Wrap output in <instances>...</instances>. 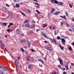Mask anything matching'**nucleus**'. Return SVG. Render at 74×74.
<instances>
[{"mask_svg": "<svg viewBox=\"0 0 74 74\" xmlns=\"http://www.w3.org/2000/svg\"><path fill=\"white\" fill-rule=\"evenodd\" d=\"M27 43L29 47H30V42L27 41Z\"/></svg>", "mask_w": 74, "mask_h": 74, "instance_id": "aec40b11", "label": "nucleus"}, {"mask_svg": "<svg viewBox=\"0 0 74 74\" xmlns=\"http://www.w3.org/2000/svg\"><path fill=\"white\" fill-rule=\"evenodd\" d=\"M28 22H29V21L28 20H25L24 22V23H28Z\"/></svg>", "mask_w": 74, "mask_h": 74, "instance_id": "5701e85b", "label": "nucleus"}, {"mask_svg": "<svg viewBox=\"0 0 74 74\" xmlns=\"http://www.w3.org/2000/svg\"><path fill=\"white\" fill-rule=\"evenodd\" d=\"M60 38H61L59 36H57V39H58V40H60Z\"/></svg>", "mask_w": 74, "mask_h": 74, "instance_id": "72a5a7b5", "label": "nucleus"}, {"mask_svg": "<svg viewBox=\"0 0 74 74\" xmlns=\"http://www.w3.org/2000/svg\"><path fill=\"white\" fill-rule=\"evenodd\" d=\"M69 50H70L71 51V50H72V48L71 47H69Z\"/></svg>", "mask_w": 74, "mask_h": 74, "instance_id": "c03bdc74", "label": "nucleus"}, {"mask_svg": "<svg viewBox=\"0 0 74 74\" xmlns=\"http://www.w3.org/2000/svg\"><path fill=\"white\" fill-rule=\"evenodd\" d=\"M26 41L25 40V42H24L23 45H25H25L26 44Z\"/></svg>", "mask_w": 74, "mask_h": 74, "instance_id": "37998d69", "label": "nucleus"}, {"mask_svg": "<svg viewBox=\"0 0 74 74\" xmlns=\"http://www.w3.org/2000/svg\"><path fill=\"white\" fill-rule=\"evenodd\" d=\"M60 16L61 18H63V19H64L67 20V18H66V16H65V15H64V16Z\"/></svg>", "mask_w": 74, "mask_h": 74, "instance_id": "6e6552de", "label": "nucleus"}, {"mask_svg": "<svg viewBox=\"0 0 74 74\" xmlns=\"http://www.w3.org/2000/svg\"><path fill=\"white\" fill-rule=\"evenodd\" d=\"M61 37H63V38H67V37L65 36L64 35L62 36H61Z\"/></svg>", "mask_w": 74, "mask_h": 74, "instance_id": "473e14b6", "label": "nucleus"}, {"mask_svg": "<svg viewBox=\"0 0 74 74\" xmlns=\"http://www.w3.org/2000/svg\"><path fill=\"white\" fill-rule=\"evenodd\" d=\"M47 55H46L45 58H44V59H45V60H46L47 59Z\"/></svg>", "mask_w": 74, "mask_h": 74, "instance_id": "49530a36", "label": "nucleus"}, {"mask_svg": "<svg viewBox=\"0 0 74 74\" xmlns=\"http://www.w3.org/2000/svg\"><path fill=\"white\" fill-rule=\"evenodd\" d=\"M40 62H41V63H42V64H44V62L43 60H41V61Z\"/></svg>", "mask_w": 74, "mask_h": 74, "instance_id": "a18cd8bd", "label": "nucleus"}, {"mask_svg": "<svg viewBox=\"0 0 74 74\" xmlns=\"http://www.w3.org/2000/svg\"><path fill=\"white\" fill-rule=\"evenodd\" d=\"M33 31L32 30H30L28 32V34H29V35H31V34H33Z\"/></svg>", "mask_w": 74, "mask_h": 74, "instance_id": "1a4fd4ad", "label": "nucleus"}, {"mask_svg": "<svg viewBox=\"0 0 74 74\" xmlns=\"http://www.w3.org/2000/svg\"><path fill=\"white\" fill-rule=\"evenodd\" d=\"M49 44L47 45H48V46H50V47H51V46H52V45H50V44H49Z\"/></svg>", "mask_w": 74, "mask_h": 74, "instance_id": "13d9d810", "label": "nucleus"}, {"mask_svg": "<svg viewBox=\"0 0 74 74\" xmlns=\"http://www.w3.org/2000/svg\"><path fill=\"white\" fill-rule=\"evenodd\" d=\"M68 66H69V65H68V64L66 65L65 66V67H66L67 70H69V69Z\"/></svg>", "mask_w": 74, "mask_h": 74, "instance_id": "9b49d317", "label": "nucleus"}, {"mask_svg": "<svg viewBox=\"0 0 74 74\" xmlns=\"http://www.w3.org/2000/svg\"><path fill=\"white\" fill-rule=\"evenodd\" d=\"M16 7L19 8V7H20V5H19V4H16Z\"/></svg>", "mask_w": 74, "mask_h": 74, "instance_id": "412c9836", "label": "nucleus"}, {"mask_svg": "<svg viewBox=\"0 0 74 74\" xmlns=\"http://www.w3.org/2000/svg\"><path fill=\"white\" fill-rule=\"evenodd\" d=\"M43 34L44 35V36H45V38H48V37H47V35H46L44 33H43Z\"/></svg>", "mask_w": 74, "mask_h": 74, "instance_id": "dca6fc26", "label": "nucleus"}, {"mask_svg": "<svg viewBox=\"0 0 74 74\" xmlns=\"http://www.w3.org/2000/svg\"><path fill=\"white\" fill-rule=\"evenodd\" d=\"M49 39L50 40H51L52 41V42H53V43H55V44H56V45H58V43H56L57 42H56V39H52L51 38H49Z\"/></svg>", "mask_w": 74, "mask_h": 74, "instance_id": "f03ea898", "label": "nucleus"}, {"mask_svg": "<svg viewBox=\"0 0 74 74\" xmlns=\"http://www.w3.org/2000/svg\"><path fill=\"white\" fill-rule=\"evenodd\" d=\"M55 0H51V2L52 4H53L55 3Z\"/></svg>", "mask_w": 74, "mask_h": 74, "instance_id": "4be33fe9", "label": "nucleus"}, {"mask_svg": "<svg viewBox=\"0 0 74 74\" xmlns=\"http://www.w3.org/2000/svg\"><path fill=\"white\" fill-rule=\"evenodd\" d=\"M51 10H52V11H51V13L53 14H54L55 15H58L60 14V12L59 11H56L55 13H53V12L55 11V10L53 8L52 9H51Z\"/></svg>", "mask_w": 74, "mask_h": 74, "instance_id": "f257e3e1", "label": "nucleus"}, {"mask_svg": "<svg viewBox=\"0 0 74 74\" xmlns=\"http://www.w3.org/2000/svg\"><path fill=\"white\" fill-rule=\"evenodd\" d=\"M72 45L73 46H74V42L72 43Z\"/></svg>", "mask_w": 74, "mask_h": 74, "instance_id": "338daca9", "label": "nucleus"}, {"mask_svg": "<svg viewBox=\"0 0 74 74\" xmlns=\"http://www.w3.org/2000/svg\"><path fill=\"white\" fill-rule=\"evenodd\" d=\"M25 42V40H22L21 41H20V43H22V44H23V43Z\"/></svg>", "mask_w": 74, "mask_h": 74, "instance_id": "4468645a", "label": "nucleus"}, {"mask_svg": "<svg viewBox=\"0 0 74 74\" xmlns=\"http://www.w3.org/2000/svg\"><path fill=\"white\" fill-rule=\"evenodd\" d=\"M28 11H29V12H30V13H31V12H31V11L30 10H28Z\"/></svg>", "mask_w": 74, "mask_h": 74, "instance_id": "0e129e2a", "label": "nucleus"}, {"mask_svg": "<svg viewBox=\"0 0 74 74\" xmlns=\"http://www.w3.org/2000/svg\"><path fill=\"white\" fill-rule=\"evenodd\" d=\"M66 25L67 26V27H69V25L67 24H66Z\"/></svg>", "mask_w": 74, "mask_h": 74, "instance_id": "052dcab7", "label": "nucleus"}, {"mask_svg": "<svg viewBox=\"0 0 74 74\" xmlns=\"http://www.w3.org/2000/svg\"><path fill=\"white\" fill-rule=\"evenodd\" d=\"M2 24L3 25H5V26H7V23H3Z\"/></svg>", "mask_w": 74, "mask_h": 74, "instance_id": "f704fd0d", "label": "nucleus"}, {"mask_svg": "<svg viewBox=\"0 0 74 74\" xmlns=\"http://www.w3.org/2000/svg\"><path fill=\"white\" fill-rule=\"evenodd\" d=\"M58 67L59 68V69H62V67H61V65H59L58 66Z\"/></svg>", "mask_w": 74, "mask_h": 74, "instance_id": "7c9ffc66", "label": "nucleus"}, {"mask_svg": "<svg viewBox=\"0 0 74 74\" xmlns=\"http://www.w3.org/2000/svg\"><path fill=\"white\" fill-rule=\"evenodd\" d=\"M37 18L38 20H40V19H41V18L38 16H37Z\"/></svg>", "mask_w": 74, "mask_h": 74, "instance_id": "58836bf2", "label": "nucleus"}, {"mask_svg": "<svg viewBox=\"0 0 74 74\" xmlns=\"http://www.w3.org/2000/svg\"><path fill=\"white\" fill-rule=\"evenodd\" d=\"M69 31H70V32H73V31H72V29H69Z\"/></svg>", "mask_w": 74, "mask_h": 74, "instance_id": "6e6d98bb", "label": "nucleus"}, {"mask_svg": "<svg viewBox=\"0 0 74 74\" xmlns=\"http://www.w3.org/2000/svg\"><path fill=\"white\" fill-rule=\"evenodd\" d=\"M44 43H47V44H49V42H48V41H44Z\"/></svg>", "mask_w": 74, "mask_h": 74, "instance_id": "4c0bfd02", "label": "nucleus"}, {"mask_svg": "<svg viewBox=\"0 0 74 74\" xmlns=\"http://www.w3.org/2000/svg\"><path fill=\"white\" fill-rule=\"evenodd\" d=\"M14 63L15 65H16V68H17V67H18V64H19V63L18 62H17V60H16L14 61Z\"/></svg>", "mask_w": 74, "mask_h": 74, "instance_id": "423d86ee", "label": "nucleus"}, {"mask_svg": "<svg viewBox=\"0 0 74 74\" xmlns=\"http://www.w3.org/2000/svg\"><path fill=\"white\" fill-rule=\"evenodd\" d=\"M31 51H32V52H34V50L33 49H32L31 50Z\"/></svg>", "mask_w": 74, "mask_h": 74, "instance_id": "69168bd1", "label": "nucleus"}, {"mask_svg": "<svg viewBox=\"0 0 74 74\" xmlns=\"http://www.w3.org/2000/svg\"><path fill=\"white\" fill-rule=\"evenodd\" d=\"M63 24H64V23H63V22H61V26H62V25H63Z\"/></svg>", "mask_w": 74, "mask_h": 74, "instance_id": "79ce46f5", "label": "nucleus"}, {"mask_svg": "<svg viewBox=\"0 0 74 74\" xmlns=\"http://www.w3.org/2000/svg\"><path fill=\"white\" fill-rule=\"evenodd\" d=\"M59 47H60V48H61L62 50H64V47H63L61 46L60 45H59Z\"/></svg>", "mask_w": 74, "mask_h": 74, "instance_id": "ddd939ff", "label": "nucleus"}, {"mask_svg": "<svg viewBox=\"0 0 74 74\" xmlns=\"http://www.w3.org/2000/svg\"><path fill=\"white\" fill-rule=\"evenodd\" d=\"M8 32H11V29H7Z\"/></svg>", "mask_w": 74, "mask_h": 74, "instance_id": "a19ab883", "label": "nucleus"}, {"mask_svg": "<svg viewBox=\"0 0 74 74\" xmlns=\"http://www.w3.org/2000/svg\"><path fill=\"white\" fill-rule=\"evenodd\" d=\"M0 43L1 46H2V47H5V45H4V44L3 43V42H2V41H1V40H0Z\"/></svg>", "mask_w": 74, "mask_h": 74, "instance_id": "0eeeda50", "label": "nucleus"}, {"mask_svg": "<svg viewBox=\"0 0 74 74\" xmlns=\"http://www.w3.org/2000/svg\"><path fill=\"white\" fill-rule=\"evenodd\" d=\"M40 31V29H37L36 30V32H38Z\"/></svg>", "mask_w": 74, "mask_h": 74, "instance_id": "3c124183", "label": "nucleus"}, {"mask_svg": "<svg viewBox=\"0 0 74 74\" xmlns=\"http://www.w3.org/2000/svg\"><path fill=\"white\" fill-rule=\"evenodd\" d=\"M2 69L4 70H7V68H6V67H4V66H3Z\"/></svg>", "mask_w": 74, "mask_h": 74, "instance_id": "2f4dec72", "label": "nucleus"}, {"mask_svg": "<svg viewBox=\"0 0 74 74\" xmlns=\"http://www.w3.org/2000/svg\"><path fill=\"white\" fill-rule=\"evenodd\" d=\"M63 74H67V73L66 72H64L63 73Z\"/></svg>", "mask_w": 74, "mask_h": 74, "instance_id": "bf43d9fd", "label": "nucleus"}, {"mask_svg": "<svg viewBox=\"0 0 74 74\" xmlns=\"http://www.w3.org/2000/svg\"><path fill=\"white\" fill-rule=\"evenodd\" d=\"M8 14L10 16H12V13L10 11L8 12Z\"/></svg>", "mask_w": 74, "mask_h": 74, "instance_id": "9d476101", "label": "nucleus"}, {"mask_svg": "<svg viewBox=\"0 0 74 74\" xmlns=\"http://www.w3.org/2000/svg\"><path fill=\"white\" fill-rule=\"evenodd\" d=\"M3 66H0V69H3Z\"/></svg>", "mask_w": 74, "mask_h": 74, "instance_id": "de8ad7c7", "label": "nucleus"}, {"mask_svg": "<svg viewBox=\"0 0 74 74\" xmlns=\"http://www.w3.org/2000/svg\"><path fill=\"white\" fill-rule=\"evenodd\" d=\"M47 24H45L44 25H43V27H46V26H47Z\"/></svg>", "mask_w": 74, "mask_h": 74, "instance_id": "8fccbe9b", "label": "nucleus"}, {"mask_svg": "<svg viewBox=\"0 0 74 74\" xmlns=\"http://www.w3.org/2000/svg\"><path fill=\"white\" fill-rule=\"evenodd\" d=\"M16 33L19 34L20 32V30L19 29H17L16 31Z\"/></svg>", "mask_w": 74, "mask_h": 74, "instance_id": "6ab92c4d", "label": "nucleus"}, {"mask_svg": "<svg viewBox=\"0 0 74 74\" xmlns=\"http://www.w3.org/2000/svg\"><path fill=\"white\" fill-rule=\"evenodd\" d=\"M36 11L37 12L38 14H41V12H39V11L37 10H36Z\"/></svg>", "mask_w": 74, "mask_h": 74, "instance_id": "c756f323", "label": "nucleus"}, {"mask_svg": "<svg viewBox=\"0 0 74 74\" xmlns=\"http://www.w3.org/2000/svg\"><path fill=\"white\" fill-rule=\"evenodd\" d=\"M42 60H41V59H38V61H39V62H41Z\"/></svg>", "mask_w": 74, "mask_h": 74, "instance_id": "603ef678", "label": "nucleus"}, {"mask_svg": "<svg viewBox=\"0 0 74 74\" xmlns=\"http://www.w3.org/2000/svg\"><path fill=\"white\" fill-rule=\"evenodd\" d=\"M23 52H25V50L23 49V48H21L20 49Z\"/></svg>", "mask_w": 74, "mask_h": 74, "instance_id": "bb28decb", "label": "nucleus"}, {"mask_svg": "<svg viewBox=\"0 0 74 74\" xmlns=\"http://www.w3.org/2000/svg\"><path fill=\"white\" fill-rule=\"evenodd\" d=\"M59 62H60V64H62L63 63L62 62V60H59Z\"/></svg>", "mask_w": 74, "mask_h": 74, "instance_id": "c85d7f7f", "label": "nucleus"}, {"mask_svg": "<svg viewBox=\"0 0 74 74\" xmlns=\"http://www.w3.org/2000/svg\"><path fill=\"white\" fill-rule=\"evenodd\" d=\"M59 3V2L58 1L56 0H55V1L54 2V4H58Z\"/></svg>", "mask_w": 74, "mask_h": 74, "instance_id": "cd10ccee", "label": "nucleus"}, {"mask_svg": "<svg viewBox=\"0 0 74 74\" xmlns=\"http://www.w3.org/2000/svg\"><path fill=\"white\" fill-rule=\"evenodd\" d=\"M39 66L40 67H42V65L41 64H39Z\"/></svg>", "mask_w": 74, "mask_h": 74, "instance_id": "864d4df0", "label": "nucleus"}, {"mask_svg": "<svg viewBox=\"0 0 74 74\" xmlns=\"http://www.w3.org/2000/svg\"><path fill=\"white\" fill-rule=\"evenodd\" d=\"M25 26L26 27H29V23H26L25 25Z\"/></svg>", "mask_w": 74, "mask_h": 74, "instance_id": "f8f14e48", "label": "nucleus"}, {"mask_svg": "<svg viewBox=\"0 0 74 74\" xmlns=\"http://www.w3.org/2000/svg\"><path fill=\"white\" fill-rule=\"evenodd\" d=\"M59 5H60V6H62L63 5V2H60L59 3Z\"/></svg>", "mask_w": 74, "mask_h": 74, "instance_id": "2eb2a0df", "label": "nucleus"}, {"mask_svg": "<svg viewBox=\"0 0 74 74\" xmlns=\"http://www.w3.org/2000/svg\"><path fill=\"white\" fill-rule=\"evenodd\" d=\"M58 33V32L57 31H54V34L56 35Z\"/></svg>", "mask_w": 74, "mask_h": 74, "instance_id": "a878e982", "label": "nucleus"}, {"mask_svg": "<svg viewBox=\"0 0 74 74\" xmlns=\"http://www.w3.org/2000/svg\"><path fill=\"white\" fill-rule=\"evenodd\" d=\"M13 1L14 3H18L19 1V0H13Z\"/></svg>", "mask_w": 74, "mask_h": 74, "instance_id": "a211bd4d", "label": "nucleus"}, {"mask_svg": "<svg viewBox=\"0 0 74 74\" xmlns=\"http://www.w3.org/2000/svg\"><path fill=\"white\" fill-rule=\"evenodd\" d=\"M28 67L29 69L30 70H32L33 68V65H32L31 64H28Z\"/></svg>", "mask_w": 74, "mask_h": 74, "instance_id": "20e7f679", "label": "nucleus"}, {"mask_svg": "<svg viewBox=\"0 0 74 74\" xmlns=\"http://www.w3.org/2000/svg\"><path fill=\"white\" fill-rule=\"evenodd\" d=\"M61 42L62 44L63 45H65L66 43V40L64 38H62L61 39Z\"/></svg>", "mask_w": 74, "mask_h": 74, "instance_id": "7ed1b4c3", "label": "nucleus"}, {"mask_svg": "<svg viewBox=\"0 0 74 74\" xmlns=\"http://www.w3.org/2000/svg\"><path fill=\"white\" fill-rule=\"evenodd\" d=\"M6 5L8 7H10V5H9L7 3H6Z\"/></svg>", "mask_w": 74, "mask_h": 74, "instance_id": "ea45409f", "label": "nucleus"}, {"mask_svg": "<svg viewBox=\"0 0 74 74\" xmlns=\"http://www.w3.org/2000/svg\"><path fill=\"white\" fill-rule=\"evenodd\" d=\"M18 74H22V73H21V72H20Z\"/></svg>", "mask_w": 74, "mask_h": 74, "instance_id": "774afa93", "label": "nucleus"}, {"mask_svg": "<svg viewBox=\"0 0 74 74\" xmlns=\"http://www.w3.org/2000/svg\"><path fill=\"white\" fill-rule=\"evenodd\" d=\"M65 14L66 15V16H68V15H69V14H68V13L67 12H65Z\"/></svg>", "mask_w": 74, "mask_h": 74, "instance_id": "e433bc0d", "label": "nucleus"}, {"mask_svg": "<svg viewBox=\"0 0 74 74\" xmlns=\"http://www.w3.org/2000/svg\"><path fill=\"white\" fill-rule=\"evenodd\" d=\"M19 66L21 69L22 68V65H21V64H20L19 65Z\"/></svg>", "mask_w": 74, "mask_h": 74, "instance_id": "680f3d73", "label": "nucleus"}, {"mask_svg": "<svg viewBox=\"0 0 74 74\" xmlns=\"http://www.w3.org/2000/svg\"><path fill=\"white\" fill-rule=\"evenodd\" d=\"M69 6L70 8H73V5L69 3Z\"/></svg>", "mask_w": 74, "mask_h": 74, "instance_id": "393cba45", "label": "nucleus"}, {"mask_svg": "<svg viewBox=\"0 0 74 74\" xmlns=\"http://www.w3.org/2000/svg\"><path fill=\"white\" fill-rule=\"evenodd\" d=\"M0 74H4V72L1 70H0Z\"/></svg>", "mask_w": 74, "mask_h": 74, "instance_id": "b1692460", "label": "nucleus"}, {"mask_svg": "<svg viewBox=\"0 0 74 74\" xmlns=\"http://www.w3.org/2000/svg\"><path fill=\"white\" fill-rule=\"evenodd\" d=\"M62 70H66V69L65 68H64L63 69L62 68Z\"/></svg>", "mask_w": 74, "mask_h": 74, "instance_id": "09e8293b", "label": "nucleus"}, {"mask_svg": "<svg viewBox=\"0 0 74 74\" xmlns=\"http://www.w3.org/2000/svg\"><path fill=\"white\" fill-rule=\"evenodd\" d=\"M21 13L23 15V16H26V15H25V14H24V13H23V12H21Z\"/></svg>", "mask_w": 74, "mask_h": 74, "instance_id": "c9c22d12", "label": "nucleus"}, {"mask_svg": "<svg viewBox=\"0 0 74 74\" xmlns=\"http://www.w3.org/2000/svg\"><path fill=\"white\" fill-rule=\"evenodd\" d=\"M35 4H36V5H37V6L36 7L37 8H40V7L39 6V5L38 3H35Z\"/></svg>", "mask_w": 74, "mask_h": 74, "instance_id": "f3484780", "label": "nucleus"}, {"mask_svg": "<svg viewBox=\"0 0 74 74\" xmlns=\"http://www.w3.org/2000/svg\"><path fill=\"white\" fill-rule=\"evenodd\" d=\"M25 54H26V55L28 54V52H25Z\"/></svg>", "mask_w": 74, "mask_h": 74, "instance_id": "4d7b16f0", "label": "nucleus"}, {"mask_svg": "<svg viewBox=\"0 0 74 74\" xmlns=\"http://www.w3.org/2000/svg\"><path fill=\"white\" fill-rule=\"evenodd\" d=\"M10 25H14V24L11 23H10Z\"/></svg>", "mask_w": 74, "mask_h": 74, "instance_id": "e2e57ef3", "label": "nucleus"}, {"mask_svg": "<svg viewBox=\"0 0 74 74\" xmlns=\"http://www.w3.org/2000/svg\"><path fill=\"white\" fill-rule=\"evenodd\" d=\"M33 0V1H36V2L38 3V1H37V0Z\"/></svg>", "mask_w": 74, "mask_h": 74, "instance_id": "5fc2aeb1", "label": "nucleus"}, {"mask_svg": "<svg viewBox=\"0 0 74 74\" xmlns=\"http://www.w3.org/2000/svg\"><path fill=\"white\" fill-rule=\"evenodd\" d=\"M45 49H46L47 50H49V51H51V52H52V49H51V47H45Z\"/></svg>", "mask_w": 74, "mask_h": 74, "instance_id": "39448f33", "label": "nucleus"}]
</instances>
